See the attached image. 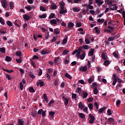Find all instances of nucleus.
<instances>
[{"label":"nucleus","mask_w":125,"mask_h":125,"mask_svg":"<svg viewBox=\"0 0 125 125\" xmlns=\"http://www.w3.org/2000/svg\"><path fill=\"white\" fill-rule=\"evenodd\" d=\"M107 28H105L104 29V32L105 33H113V32H114V29H115L114 27H112L111 26H108Z\"/></svg>","instance_id":"nucleus-1"},{"label":"nucleus","mask_w":125,"mask_h":125,"mask_svg":"<svg viewBox=\"0 0 125 125\" xmlns=\"http://www.w3.org/2000/svg\"><path fill=\"white\" fill-rule=\"evenodd\" d=\"M89 117L90 118L89 123L92 125V124L94 123V121H95V117L91 114V113H90L89 114Z\"/></svg>","instance_id":"nucleus-2"},{"label":"nucleus","mask_w":125,"mask_h":125,"mask_svg":"<svg viewBox=\"0 0 125 125\" xmlns=\"http://www.w3.org/2000/svg\"><path fill=\"white\" fill-rule=\"evenodd\" d=\"M37 86H40L42 87V86H44V82H43L42 80H39V82H37L36 83Z\"/></svg>","instance_id":"nucleus-3"},{"label":"nucleus","mask_w":125,"mask_h":125,"mask_svg":"<svg viewBox=\"0 0 125 125\" xmlns=\"http://www.w3.org/2000/svg\"><path fill=\"white\" fill-rule=\"evenodd\" d=\"M1 2L2 3V6L3 8H7V1L6 0H1Z\"/></svg>","instance_id":"nucleus-4"},{"label":"nucleus","mask_w":125,"mask_h":125,"mask_svg":"<svg viewBox=\"0 0 125 125\" xmlns=\"http://www.w3.org/2000/svg\"><path fill=\"white\" fill-rule=\"evenodd\" d=\"M22 17L25 21H29L30 20V16L27 14L23 15Z\"/></svg>","instance_id":"nucleus-5"},{"label":"nucleus","mask_w":125,"mask_h":125,"mask_svg":"<svg viewBox=\"0 0 125 125\" xmlns=\"http://www.w3.org/2000/svg\"><path fill=\"white\" fill-rule=\"evenodd\" d=\"M77 50L78 52H77L76 55L78 56V57H80V55H81V52H83V53L84 51H83L82 47H79Z\"/></svg>","instance_id":"nucleus-6"},{"label":"nucleus","mask_w":125,"mask_h":125,"mask_svg":"<svg viewBox=\"0 0 125 125\" xmlns=\"http://www.w3.org/2000/svg\"><path fill=\"white\" fill-rule=\"evenodd\" d=\"M18 125H25V122H24V120L18 119Z\"/></svg>","instance_id":"nucleus-7"},{"label":"nucleus","mask_w":125,"mask_h":125,"mask_svg":"<svg viewBox=\"0 0 125 125\" xmlns=\"http://www.w3.org/2000/svg\"><path fill=\"white\" fill-rule=\"evenodd\" d=\"M62 99L64 101V105L65 106H67L68 105V104L69 103V99L67 98H66L65 96H62Z\"/></svg>","instance_id":"nucleus-8"},{"label":"nucleus","mask_w":125,"mask_h":125,"mask_svg":"<svg viewBox=\"0 0 125 125\" xmlns=\"http://www.w3.org/2000/svg\"><path fill=\"white\" fill-rule=\"evenodd\" d=\"M80 71H82V72H86L87 71V66L86 65H84V66H82L80 68Z\"/></svg>","instance_id":"nucleus-9"},{"label":"nucleus","mask_w":125,"mask_h":125,"mask_svg":"<svg viewBox=\"0 0 125 125\" xmlns=\"http://www.w3.org/2000/svg\"><path fill=\"white\" fill-rule=\"evenodd\" d=\"M49 52V50L46 49H43L41 52V53L43 55H45V54H48Z\"/></svg>","instance_id":"nucleus-10"},{"label":"nucleus","mask_w":125,"mask_h":125,"mask_svg":"<svg viewBox=\"0 0 125 125\" xmlns=\"http://www.w3.org/2000/svg\"><path fill=\"white\" fill-rule=\"evenodd\" d=\"M109 8L111 9V10H116L118 9V7L116 5L113 4L110 5Z\"/></svg>","instance_id":"nucleus-11"},{"label":"nucleus","mask_w":125,"mask_h":125,"mask_svg":"<svg viewBox=\"0 0 125 125\" xmlns=\"http://www.w3.org/2000/svg\"><path fill=\"white\" fill-rule=\"evenodd\" d=\"M79 57L81 60H83L85 57V52H83V54L79 56Z\"/></svg>","instance_id":"nucleus-12"},{"label":"nucleus","mask_w":125,"mask_h":125,"mask_svg":"<svg viewBox=\"0 0 125 125\" xmlns=\"http://www.w3.org/2000/svg\"><path fill=\"white\" fill-rule=\"evenodd\" d=\"M65 38L62 41V44H66L67 42H68V36L65 35Z\"/></svg>","instance_id":"nucleus-13"},{"label":"nucleus","mask_w":125,"mask_h":125,"mask_svg":"<svg viewBox=\"0 0 125 125\" xmlns=\"http://www.w3.org/2000/svg\"><path fill=\"white\" fill-rule=\"evenodd\" d=\"M74 24L73 22H69L67 25V27L69 29H72L74 26Z\"/></svg>","instance_id":"nucleus-14"},{"label":"nucleus","mask_w":125,"mask_h":125,"mask_svg":"<svg viewBox=\"0 0 125 125\" xmlns=\"http://www.w3.org/2000/svg\"><path fill=\"white\" fill-rule=\"evenodd\" d=\"M15 55H16V56H19V57H21V56H22V52L20 51H17L15 53Z\"/></svg>","instance_id":"nucleus-15"},{"label":"nucleus","mask_w":125,"mask_h":125,"mask_svg":"<svg viewBox=\"0 0 125 125\" xmlns=\"http://www.w3.org/2000/svg\"><path fill=\"white\" fill-rule=\"evenodd\" d=\"M43 98L44 99V101H45L46 103H48V99L47 98V96H46V94H43Z\"/></svg>","instance_id":"nucleus-16"},{"label":"nucleus","mask_w":125,"mask_h":125,"mask_svg":"<svg viewBox=\"0 0 125 125\" xmlns=\"http://www.w3.org/2000/svg\"><path fill=\"white\" fill-rule=\"evenodd\" d=\"M22 57H20L19 59H16V62H17L19 64H21L22 63Z\"/></svg>","instance_id":"nucleus-17"},{"label":"nucleus","mask_w":125,"mask_h":125,"mask_svg":"<svg viewBox=\"0 0 125 125\" xmlns=\"http://www.w3.org/2000/svg\"><path fill=\"white\" fill-rule=\"evenodd\" d=\"M83 99L86 98L87 97V96H88V94L87 93V92H85L84 91H83Z\"/></svg>","instance_id":"nucleus-18"},{"label":"nucleus","mask_w":125,"mask_h":125,"mask_svg":"<svg viewBox=\"0 0 125 125\" xmlns=\"http://www.w3.org/2000/svg\"><path fill=\"white\" fill-rule=\"evenodd\" d=\"M78 107L80 109H83V108H84V105L83 104V102H80L79 103Z\"/></svg>","instance_id":"nucleus-19"},{"label":"nucleus","mask_w":125,"mask_h":125,"mask_svg":"<svg viewBox=\"0 0 125 125\" xmlns=\"http://www.w3.org/2000/svg\"><path fill=\"white\" fill-rule=\"evenodd\" d=\"M96 3H98V5L100 6V5H102L103 4V1L101 0H96Z\"/></svg>","instance_id":"nucleus-20"},{"label":"nucleus","mask_w":125,"mask_h":125,"mask_svg":"<svg viewBox=\"0 0 125 125\" xmlns=\"http://www.w3.org/2000/svg\"><path fill=\"white\" fill-rule=\"evenodd\" d=\"M54 62H55V64H56V65H58V64H59V62H60L59 57L56 58L55 59Z\"/></svg>","instance_id":"nucleus-21"},{"label":"nucleus","mask_w":125,"mask_h":125,"mask_svg":"<svg viewBox=\"0 0 125 125\" xmlns=\"http://www.w3.org/2000/svg\"><path fill=\"white\" fill-rule=\"evenodd\" d=\"M5 60L7 62H10L12 60V58L8 56H6Z\"/></svg>","instance_id":"nucleus-22"},{"label":"nucleus","mask_w":125,"mask_h":125,"mask_svg":"<svg viewBox=\"0 0 125 125\" xmlns=\"http://www.w3.org/2000/svg\"><path fill=\"white\" fill-rule=\"evenodd\" d=\"M94 106L96 108L95 111L97 112V111H98V109H99V106L98 105V104H97V102H95Z\"/></svg>","instance_id":"nucleus-23"},{"label":"nucleus","mask_w":125,"mask_h":125,"mask_svg":"<svg viewBox=\"0 0 125 125\" xmlns=\"http://www.w3.org/2000/svg\"><path fill=\"white\" fill-rule=\"evenodd\" d=\"M60 5L61 6V10H63L64 6H65V3H64V2L60 3Z\"/></svg>","instance_id":"nucleus-24"},{"label":"nucleus","mask_w":125,"mask_h":125,"mask_svg":"<svg viewBox=\"0 0 125 125\" xmlns=\"http://www.w3.org/2000/svg\"><path fill=\"white\" fill-rule=\"evenodd\" d=\"M78 116H79L81 119H84V118H85V115L83 113H79Z\"/></svg>","instance_id":"nucleus-25"},{"label":"nucleus","mask_w":125,"mask_h":125,"mask_svg":"<svg viewBox=\"0 0 125 125\" xmlns=\"http://www.w3.org/2000/svg\"><path fill=\"white\" fill-rule=\"evenodd\" d=\"M9 4L10 9H13L14 8V3H13V2L10 1Z\"/></svg>","instance_id":"nucleus-26"},{"label":"nucleus","mask_w":125,"mask_h":125,"mask_svg":"<svg viewBox=\"0 0 125 125\" xmlns=\"http://www.w3.org/2000/svg\"><path fill=\"white\" fill-rule=\"evenodd\" d=\"M88 107L90 111L93 109V104H92L91 103H90L88 104Z\"/></svg>","instance_id":"nucleus-27"},{"label":"nucleus","mask_w":125,"mask_h":125,"mask_svg":"<svg viewBox=\"0 0 125 125\" xmlns=\"http://www.w3.org/2000/svg\"><path fill=\"white\" fill-rule=\"evenodd\" d=\"M73 9V11H74V12H79L80 11H81V9L77 8V7H73L72 8Z\"/></svg>","instance_id":"nucleus-28"},{"label":"nucleus","mask_w":125,"mask_h":125,"mask_svg":"<svg viewBox=\"0 0 125 125\" xmlns=\"http://www.w3.org/2000/svg\"><path fill=\"white\" fill-rule=\"evenodd\" d=\"M64 76L66 77V78H67V79H69V80H72V76L68 74V73H65L64 74Z\"/></svg>","instance_id":"nucleus-29"},{"label":"nucleus","mask_w":125,"mask_h":125,"mask_svg":"<svg viewBox=\"0 0 125 125\" xmlns=\"http://www.w3.org/2000/svg\"><path fill=\"white\" fill-rule=\"evenodd\" d=\"M104 66H108L109 65H110V61L108 60L105 61L104 62Z\"/></svg>","instance_id":"nucleus-30"},{"label":"nucleus","mask_w":125,"mask_h":125,"mask_svg":"<svg viewBox=\"0 0 125 125\" xmlns=\"http://www.w3.org/2000/svg\"><path fill=\"white\" fill-rule=\"evenodd\" d=\"M50 23L51 24H53L54 25H56V24H57V21H56V20H51L50 21Z\"/></svg>","instance_id":"nucleus-31"},{"label":"nucleus","mask_w":125,"mask_h":125,"mask_svg":"<svg viewBox=\"0 0 125 125\" xmlns=\"http://www.w3.org/2000/svg\"><path fill=\"white\" fill-rule=\"evenodd\" d=\"M105 109H106V107H104L101 108H100L98 112L99 113H103V112H104V111H105Z\"/></svg>","instance_id":"nucleus-32"},{"label":"nucleus","mask_w":125,"mask_h":125,"mask_svg":"<svg viewBox=\"0 0 125 125\" xmlns=\"http://www.w3.org/2000/svg\"><path fill=\"white\" fill-rule=\"evenodd\" d=\"M54 33L56 35H58V34L60 33V31H59V29L56 28L54 29Z\"/></svg>","instance_id":"nucleus-33"},{"label":"nucleus","mask_w":125,"mask_h":125,"mask_svg":"<svg viewBox=\"0 0 125 125\" xmlns=\"http://www.w3.org/2000/svg\"><path fill=\"white\" fill-rule=\"evenodd\" d=\"M60 14H64V13H67V9L62 10L59 12Z\"/></svg>","instance_id":"nucleus-34"},{"label":"nucleus","mask_w":125,"mask_h":125,"mask_svg":"<svg viewBox=\"0 0 125 125\" xmlns=\"http://www.w3.org/2000/svg\"><path fill=\"white\" fill-rule=\"evenodd\" d=\"M94 53V49H91L89 51V54L91 55V56H92L93 55V54Z\"/></svg>","instance_id":"nucleus-35"},{"label":"nucleus","mask_w":125,"mask_h":125,"mask_svg":"<svg viewBox=\"0 0 125 125\" xmlns=\"http://www.w3.org/2000/svg\"><path fill=\"white\" fill-rule=\"evenodd\" d=\"M0 51L1 53L4 54L5 53V47H1L0 48Z\"/></svg>","instance_id":"nucleus-36"},{"label":"nucleus","mask_w":125,"mask_h":125,"mask_svg":"<svg viewBox=\"0 0 125 125\" xmlns=\"http://www.w3.org/2000/svg\"><path fill=\"white\" fill-rule=\"evenodd\" d=\"M104 21H105L104 19H99L97 20L98 23H103L104 22Z\"/></svg>","instance_id":"nucleus-37"},{"label":"nucleus","mask_w":125,"mask_h":125,"mask_svg":"<svg viewBox=\"0 0 125 125\" xmlns=\"http://www.w3.org/2000/svg\"><path fill=\"white\" fill-rule=\"evenodd\" d=\"M31 115L33 116V117H36L37 116V111L33 110L31 112Z\"/></svg>","instance_id":"nucleus-38"},{"label":"nucleus","mask_w":125,"mask_h":125,"mask_svg":"<svg viewBox=\"0 0 125 125\" xmlns=\"http://www.w3.org/2000/svg\"><path fill=\"white\" fill-rule=\"evenodd\" d=\"M0 23H1L2 25H4L5 24L4 20L2 17L0 18Z\"/></svg>","instance_id":"nucleus-39"},{"label":"nucleus","mask_w":125,"mask_h":125,"mask_svg":"<svg viewBox=\"0 0 125 125\" xmlns=\"http://www.w3.org/2000/svg\"><path fill=\"white\" fill-rule=\"evenodd\" d=\"M39 18L44 19L46 18V14H42L39 16Z\"/></svg>","instance_id":"nucleus-40"},{"label":"nucleus","mask_w":125,"mask_h":125,"mask_svg":"<svg viewBox=\"0 0 125 125\" xmlns=\"http://www.w3.org/2000/svg\"><path fill=\"white\" fill-rule=\"evenodd\" d=\"M25 9H27V10H28V11H31V10H32V7L30 5L25 6Z\"/></svg>","instance_id":"nucleus-41"},{"label":"nucleus","mask_w":125,"mask_h":125,"mask_svg":"<svg viewBox=\"0 0 125 125\" xmlns=\"http://www.w3.org/2000/svg\"><path fill=\"white\" fill-rule=\"evenodd\" d=\"M94 93L96 95L98 93V89H97V87H95L94 88Z\"/></svg>","instance_id":"nucleus-42"},{"label":"nucleus","mask_w":125,"mask_h":125,"mask_svg":"<svg viewBox=\"0 0 125 125\" xmlns=\"http://www.w3.org/2000/svg\"><path fill=\"white\" fill-rule=\"evenodd\" d=\"M49 115L50 116V117H54V115H55V112L54 111H51L49 113Z\"/></svg>","instance_id":"nucleus-43"},{"label":"nucleus","mask_w":125,"mask_h":125,"mask_svg":"<svg viewBox=\"0 0 125 125\" xmlns=\"http://www.w3.org/2000/svg\"><path fill=\"white\" fill-rule=\"evenodd\" d=\"M29 76L31 78V79H35L36 78V76L34 75V73L30 72L29 74Z\"/></svg>","instance_id":"nucleus-44"},{"label":"nucleus","mask_w":125,"mask_h":125,"mask_svg":"<svg viewBox=\"0 0 125 125\" xmlns=\"http://www.w3.org/2000/svg\"><path fill=\"white\" fill-rule=\"evenodd\" d=\"M23 87H24V85H23V83H22V82H20V89H21V90H23Z\"/></svg>","instance_id":"nucleus-45"},{"label":"nucleus","mask_w":125,"mask_h":125,"mask_svg":"<svg viewBox=\"0 0 125 125\" xmlns=\"http://www.w3.org/2000/svg\"><path fill=\"white\" fill-rule=\"evenodd\" d=\"M59 83V81L57 79H56L54 82V84L55 86H57V85H58Z\"/></svg>","instance_id":"nucleus-46"},{"label":"nucleus","mask_w":125,"mask_h":125,"mask_svg":"<svg viewBox=\"0 0 125 125\" xmlns=\"http://www.w3.org/2000/svg\"><path fill=\"white\" fill-rule=\"evenodd\" d=\"M89 46L87 45H83V46H82V47H81V48H83L84 49H88Z\"/></svg>","instance_id":"nucleus-47"},{"label":"nucleus","mask_w":125,"mask_h":125,"mask_svg":"<svg viewBox=\"0 0 125 125\" xmlns=\"http://www.w3.org/2000/svg\"><path fill=\"white\" fill-rule=\"evenodd\" d=\"M54 17H55V14L54 13H51L49 17V18L50 19H53L54 18Z\"/></svg>","instance_id":"nucleus-48"},{"label":"nucleus","mask_w":125,"mask_h":125,"mask_svg":"<svg viewBox=\"0 0 125 125\" xmlns=\"http://www.w3.org/2000/svg\"><path fill=\"white\" fill-rule=\"evenodd\" d=\"M58 6L56 5H51V8L52 10H55L57 8Z\"/></svg>","instance_id":"nucleus-49"},{"label":"nucleus","mask_w":125,"mask_h":125,"mask_svg":"<svg viewBox=\"0 0 125 125\" xmlns=\"http://www.w3.org/2000/svg\"><path fill=\"white\" fill-rule=\"evenodd\" d=\"M7 24L9 27H11L12 26V22L10 21H6Z\"/></svg>","instance_id":"nucleus-50"},{"label":"nucleus","mask_w":125,"mask_h":125,"mask_svg":"<svg viewBox=\"0 0 125 125\" xmlns=\"http://www.w3.org/2000/svg\"><path fill=\"white\" fill-rule=\"evenodd\" d=\"M102 58L103 59V60H107V57L105 56V54L103 53L102 54Z\"/></svg>","instance_id":"nucleus-51"},{"label":"nucleus","mask_w":125,"mask_h":125,"mask_svg":"<svg viewBox=\"0 0 125 125\" xmlns=\"http://www.w3.org/2000/svg\"><path fill=\"white\" fill-rule=\"evenodd\" d=\"M85 42H86V44H89L90 43V41L88 39L85 38Z\"/></svg>","instance_id":"nucleus-52"},{"label":"nucleus","mask_w":125,"mask_h":125,"mask_svg":"<svg viewBox=\"0 0 125 125\" xmlns=\"http://www.w3.org/2000/svg\"><path fill=\"white\" fill-rule=\"evenodd\" d=\"M105 2H107V4L108 5H110V4H112L113 2L112 1H110L109 0H105Z\"/></svg>","instance_id":"nucleus-53"},{"label":"nucleus","mask_w":125,"mask_h":125,"mask_svg":"<svg viewBox=\"0 0 125 125\" xmlns=\"http://www.w3.org/2000/svg\"><path fill=\"white\" fill-rule=\"evenodd\" d=\"M121 104V100H119L116 101V106L117 107H120Z\"/></svg>","instance_id":"nucleus-54"},{"label":"nucleus","mask_w":125,"mask_h":125,"mask_svg":"<svg viewBox=\"0 0 125 125\" xmlns=\"http://www.w3.org/2000/svg\"><path fill=\"white\" fill-rule=\"evenodd\" d=\"M30 61L31 62V65L33 66L34 67V68H36V66L35 65V62H34V61H33V60L31 59L30 60Z\"/></svg>","instance_id":"nucleus-55"},{"label":"nucleus","mask_w":125,"mask_h":125,"mask_svg":"<svg viewBox=\"0 0 125 125\" xmlns=\"http://www.w3.org/2000/svg\"><path fill=\"white\" fill-rule=\"evenodd\" d=\"M113 81L112 83L113 85H116V83H117V82H118V80L116 79H113Z\"/></svg>","instance_id":"nucleus-56"},{"label":"nucleus","mask_w":125,"mask_h":125,"mask_svg":"<svg viewBox=\"0 0 125 125\" xmlns=\"http://www.w3.org/2000/svg\"><path fill=\"white\" fill-rule=\"evenodd\" d=\"M43 111V109H40L38 110L37 114L38 115H42V112Z\"/></svg>","instance_id":"nucleus-57"},{"label":"nucleus","mask_w":125,"mask_h":125,"mask_svg":"<svg viewBox=\"0 0 125 125\" xmlns=\"http://www.w3.org/2000/svg\"><path fill=\"white\" fill-rule=\"evenodd\" d=\"M114 37L112 36V37H108V40L109 41V42H113V41H114Z\"/></svg>","instance_id":"nucleus-58"},{"label":"nucleus","mask_w":125,"mask_h":125,"mask_svg":"<svg viewBox=\"0 0 125 125\" xmlns=\"http://www.w3.org/2000/svg\"><path fill=\"white\" fill-rule=\"evenodd\" d=\"M108 122H109V123H110L111 124H112V123H114V119H113V118H109L108 119Z\"/></svg>","instance_id":"nucleus-59"},{"label":"nucleus","mask_w":125,"mask_h":125,"mask_svg":"<svg viewBox=\"0 0 125 125\" xmlns=\"http://www.w3.org/2000/svg\"><path fill=\"white\" fill-rule=\"evenodd\" d=\"M69 52V50H65L63 51L62 52V55H66V54Z\"/></svg>","instance_id":"nucleus-60"},{"label":"nucleus","mask_w":125,"mask_h":125,"mask_svg":"<svg viewBox=\"0 0 125 125\" xmlns=\"http://www.w3.org/2000/svg\"><path fill=\"white\" fill-rule=\"evenodd\" d=\"M107 115H108V116H111V115H112V111H111V109H108L107 111Z\"/></svg>","instance_id":"nucleus-61"},{"label":"nucleus","mask_w":125,"mask_h":125,"mask_svg":"<svg viewBox=\"0 0 125 125\" xmlns=\"http://www.w3.org/2000/svg\"><path fill=\"white\" fill-rule=\"evenodd\" d=\"M87 7H88V8L89 9H93V6L88 4L87 5Z\"/></svg>","instance_id":"nucleus-62"},{"label":"nucleus","mask_w":125,"mask_h":125,"mask_svg":"<svg viewBox=\"0 0 125 125\" xmlns=\"http://www.w3.org/2000/svg\"><path fill=\"white\" fill-rule=\"evenodd\" d=\"M29 91L30 92H35V89H34V87H30Z\"/></svg>","instance_id":"nucleus-63"},{"label":"nucleus","mask_w":125,"mask_h":125,"mask_svg":"<svg viewBox=\"0 0 125 125\" xmlns=\"http://www.w3.org/2000/svg\"><path fill=\"white\" fill-rule=\"evenodd\" d=\"M113 56H114V57H115V58H117V59H118L119 58V55H118L116 52H113Z\"/></svg>","instance_id":"nucleus-64"}]
</instances>
